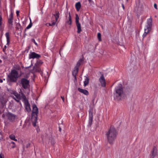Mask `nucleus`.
I'll list each match as a JSON object with an SVG mask.
<instances>
[{
  "label": "nucleus",
  "mask_w": 158,
  "mask_h": 158,
  "mask_svg": "<svg viewBox=\"0 0 158 158\" xmlns=\"http://www.w3.org/2000/svg\"><path fill=\"white\" fill-rule=\"evenodd\" d=\"M119 1H120V0H118Z\"/></svg>",
  "instance_id": "6e6d98bb"
},
{
  "label": "nucleus",
  "mask_w": 158,
  "mask_h": 158,
  "mask_svg": "<svg viewBox=\"0 0 158 158\" xmlns=\"http://www.w3.org/2000/svg\"><path fill=\"white\" fill-rule=\"evenodd\" d=\"M157 156V149L154 146L150 154V158H154Z\"/></svg>",
  "instance_id": "6e6552de"
},
{
  "label": "nucleus",
  "mask_w": 158,
  "mask_h": 158,
  "mask_svg": "<svg viewBox=\"0 0 158 158\" xmlns=\"http://www.w3.org/2000/svg\"><path fill=\"white\" fill-rule=\"evenodd\" d=\"M2 21H0V28H1V26L2 24Z\"/></svg>",
  "instance_id": "79ce46f5"
},
{
  "label": "nucleus",
  "mask_w": 158,
  "mask_h": 158,
  "mask_svg": "<svg viewBox=\"0 0 158 158\" xmlns=\"http://www.w3.org/2000/svg\"><path fill=\"white\" fill-rule=\"evenodd\" d=\"M40 57L41 56L40 55L37 54L34 52H31L29 55V59H38L40 58Z\"/></svg>",
  "instance_id": "9d476101"
},
{
  "label": "nucleus",
  "mask_w": 158,
  "mask_h": 158,
  "mask_svg": "<svg viewBox=\"0 0 158 158\" xmlns=\"http://www.w3.org/2000/svg\"><path fill=\"white\" fill-rule=\"evenodd\" d=\"M10 138L13 140H14L15 141H17V140L15 139V137L14 134H11L9 135Z\"/></svg>",
  "instance_id": "c85d7f7f"
},
{
  "label": "nucleus",
  "mask_w": 158,
  "mask_h": 158,
  "mask_svg": "<svg viewBox=\"0 0 158 158\" xmlns=\"http://www.w3.org/2000/svg\"><path fill=\"white\" fill-rule=\"evenodd\" d=\"M89 79L87 77H86V78L85 79V81H84V86H86L89 83Z\"/></svg>",
  "instance_id": "bb28decb"
},
{
  "label": "nucleus",
  "mask_w": 158,
  "mask_h": 158,
  "mask_svg": "<svg viewBox=\"0 0 158 158\" xmlns=\"http://www.w3.org/2000/svg\"><path fill=\"white\" fill-rule=\"evenodd\" d=\"M30 146V143H28L27 144L26 147V148H27L29 147Z\"/></svg>",
  "instance_id": "c9c22d12"
},
{
  "label": "nucleus",
  "mask_w": 158,
  "mask_h": 158,
  "mask_svg": "<svg viewBox=\"0 0 158 158\" xmlns=\"http://www.w3.org/2000/svg\"><path fill=\"white\" fill-rule=\"evenodd\" d=\"M59 131H61V128L60 127H59Z\"/></svg>",
  "instance_id": "8fccbe9b"
},
{
  "label": "nucleus",
  "mask_w": 158,
  "mask_h": 158,
  "mask_svg": "<svg viewBox=\"0 0 158 158\" xmlns=\"http://www.w3.org/2000/svg\"><path fill=\"white\" fill-rule=\"evenodd\" d=\"M89 123L90 125L92 124L93 118V112L91 110L89 111Z\"/></svg>",
  "instance_id": "f3484780"
},
{
  "label": "nucleus",
  "mask_w": 158,
  "mask_h": 158,
  "mask_svg": "<svg viewBox=\"0 0 158 158\" xmlns=\"http://www.w3.org/2000/svg\"><path fill=\"white\" fill-rule=\"evenodd\" d=\"M6 116L8 119L11 122H14L16 117L15 115L10 112L6 114Z\"/></svg>",
  "instance_id": "0eeeda50"
},
{
  "label": "nucleus",
  "mask_w": 158,
  "mask_h": 158,
  "mask_svg": "<svg viewBox=\"0 0 158 158\" xmlns=\"http://www.w3.org/2000/svg\"><path fill=\"white\" fill-rule=\"evenodd\" d=\"M37 118V117H32V120H34V121H32V125L34 127H35L36 126Z\"/></svg>",
  "instance_id": "4be33fe9"
},
{
  "label": "nucleus",
  "mask_w": 158,
  "mask_h": 158,
  "mask_svg": "<svg viewBox=\"0 0 158 158\" xmlns=\"http://www.w3.org/2000/svg\"><path fill=\"white\" fill-rule=\"evenodd\" d=\"M99 81L100 82L101 85L103 87H105L106 85L105 79L104 77L103 74L102 75L99 79Z\"/></svg>",
  "instance_id": "9b49d317"
},
{
  "label": "nucleus",
  "mask_w": 158,
  "mask_h": 158,
  "mask_svg": "<svg viewBox=\"0 0 158 158\" xmlns=\"http://www.w3.org/2000/svg\"><path fill=\"white\" fill-rule=\"evenodd\" d=\"M84 60L83 59H80L77 62V65L75 67L79 68L80 65L82 64L83 63Z\"/></svg>",
  "instance_id": "aec40b11"
},
{
  "label": "nucleus",
  "mask_w": 158,
  "mask_h": 158,
  "mask_svg": "<svg viewBox=\"0 0 158 158\" xmlns=\"http://www.w3.org/2000/svg\"><path fill=\"white\" fill-rule=\"evenodd\" d=\"M31 41L32 42H34V43L35 44V45H36V46L38 45L37 44L35 40L34 39H31Z\"/></svg>",
  "instance_id": "72a5a7b5"
},
{
  "label": "nucleus",
  "mask_w": 158,
  "mask_h": 158,
  "mask_svg": "<svg viewBox=\"0 0 158 158\" xmlns=\"http://www.w3.org/2000/svg\"><path fill=\"white\" fill-rule=\"evenodd\" d=\"M2 19L1 15H0V21H2Z\"/></svg>",
  "instance_id": "49530a36"
},
{
  "label": "nucleus",
  "mask_w": 158,
  "mask_h": 158,
  "mask_svg": "<svg viewBox=\"0 0 158 158\" xmlns=\"http://www.w3.org/2000/svg\"><path fill=\"white\" fill-rule=\"evenodd\" d=\"M26 110L28 112H29L31 111L30 104L29 103L28 101L27 100L23 102Z\"/></svg>",
  "instance_id": "f8f14e48"
},
{
  "label": "nucleus",
  "mask_w": 158,
  "mask_h": 158,
  "mask_svg": "<svg viewBox=\"0 0 158 158\" xmlns=\"http://www.w3.org/2000/svg\"><path fill=\"white\" fill-rule=\"evenodd\" d=\"M2 62V60H0V63H1Z\"/></svg>",
  "instance_id": "864d4df0"
},
{
  "label": "nucleus",
  "mask_w": 158,
  "mask_h": 158,
  "mask_svg": "<svg viewBox=\"0 0 158 158\" xmlns=\"http://www.w3.org/2000/svg\"><path fill=\"white\" fill-rule=\"evenodd\" d=\"M11 82H15L16 81L18 77V73L15 69L12 70L10 75L8 76Z\"/></svg>",
  "instance_id": "7ed1b4c3"
},
{
  "label": "nucleus",
  "mask_w": 158,
  "mask_h": 158,
  "mask_svg": "<svg viewBox=\"0 0 158 158\" xmlns=\"http://www.w3.org/2000/svg\"><path fill=\"white\" fill-rule=\"evenodd\" d=\"M4 156L3 154L1 153L0 154V158H4Z\"/></svg>",
  "instance_id": "f704fd0d"
},
{
  "label": "nucleus",
  "mask_w": 158,
  "mask_h": 158,
  "mask_svg": "<svg viewBox=\"0 0 158 158\" xmlns=\"http://www.w3.org/2000/svg\"><path fill=\"white\" fill-rule=\"evenodd\" d=\"M21 84L22 87L24 89H26L29 85V81L25 78H22L21 80Z\"/></svg>",
  "instance_id": "39448f33"
},
{
  "label": "nucleus",
  "mask_w": 158,
  "mask_h": 158,
  "mask_svg": "<svg viewBox=\"0 0 158 158\" xmlns=\"http://www.w3.org/2000/svg\"><path fill=\"white\" fill-rule=\"evenodd\" d=\"M56 22H53L52 24H51V26H54L56 24Z\"/></svg>",
  "instance_id": "ea45409f"
},
{
  "label": "nucleus",
  "mask_w": 158,
  "mask_h": 158,
  "mask_svg": "<svg viewBox=\"0 0 158 158\" xmlns=\"http://www.w3.org/2000/svg\"><path fill=\"white\" fill-rule=\"evenodd\" d=\"M122 7H123V9H125V7H124V4H122Z\"/></svg>",
  "instance_id": "a18cd8bd"
},
{
  "label": "nucleus",
  "mask_w": 158,
  "mask_h": 158,
  "mask_svg": "<svg viewBox=\"0 0 158 158\" xmlns=\"http://www.w3.org/2000/svg\"><path fill=\"white\" fill-rule=\"evenodd\" d=\"M11 143L15 145V143L14 142H12Z\"/></svg>",
  "instance_id": "09e8293b"
},
{
  "label": "nucleus",
  "mask_w": 158,
  "mask_h": 158,
  "mask_svg": "<svg viewBox=\"0 0 158 158\" xmlns=\"http://www.w3.org/2000/svg\"><path fill=\"white\" fill-rule=\"evenodd\" d=\"M2 82H3L2 80V79L0 78V82L2 83Z\"/></svg>",
  "instance_id": "de8ad7c7"
},
{
  "label": "nucleus",
  "mask_w": 158,
  "mask_h": 158,
  "mask_svg": "<svg viewBox=\"0 0 158 158\" xmlns=\"http://www.w3.org/2000/svg\"><path fill=\"white\" fill-rule=\"evenodd\" d=\"M98 39L99 41H101V34L100 33H98Z\"/></svg>",
  "instance_id": "2f4dec72"
},
{
  "label": "nucleus",
  "mask_w": 158,
  "mask_h": 158,
  "mask_svg": "<svg viewBox=\"0 0 158 158\" xmlns=\"http://www.w3.org/2000/svg\"><path fill=\"white\" fill-rule=\"evenodd\" d=\"M20 92H19V95H20V100L22 99L23 102L27 100L24 94L21 91V89H20Z\"/></svg>",
  "instance_id": "2eb2a0df"
},
{
  "label": "nucleus",
  "mask_w": 158,
  "mask_h": 158,
  "mask_svg": "<svg viewBox=\"0 0 158 158\" xmlns=\"http://www.w3.org/2000/svg\"><path fill=\"white\" fill-rule=\"evenodd\" d=\"M147 23V28H148V29H151L152 26V18H150L148 19Z\"/></svg>",
  "instance_id": "dca6fc26"
},
{
  "label": "nucleus",
  "mask_w": 158,
  "mask_h": 158,
  "mask_svg": "<svg viewBox=\"0 0 158 158\" xmlns=\"http://www.w3.org/2000/svg\"><path fill=\"white\" fill-rule=\"evenodd\" d=\"M61 98L62 99V100L63 101V102H64V98L63 96H61Z\"/></svg>",
  "instance_id": "c03bdc74"
},
{
  "label": "nucleus",
  "mask_w": 158,
  "mask_h": 158,
  "mask_svg": "<svg viewBox=\"0 0 158 158\" xmlns=\"http://www.w3.org/2000/svg\"><path fill=\"white\" fill-rule=\"evenodd\" d=\"M15 145L14 146H13L12 147V148H14L15 147Z\"/></svg>",
  "instance_id": "603ef678"
},
{
  "label": "nucleus",
  "mask_w": 158,
  "mask_h": 158,
  "mask_svg": "<svg viewBox=\"0 0 158 158\" xmlns=\"http://www.w3.org/2000/svg\"><path fill=\"white\" fill-rule=\"evenodd\" d=\"M95 48L96 47L94 48V46L93 45L90 44L89 45V48L88 49V50L90 51H91L92 50L94 51L95 50Z\"/></svg>",
  "instance_id": "c756f323"
},
{
  "label": "nucleus",
  "mask_w": 158,
  "mask_h": 158,
  "mask_svg": "<svg viewBox=\"0 0 158 158\" xmlns=\"http://www.w3.org/2000/svg\"><path fill=\"white\" fill-rule=\"evenodd\" d=\"M150 30L151 29H148V28L145 29V32H146V33L148 34Z\"/></svg>",
  "instance_id": "473e14b6"
},
{
  "label": "nucleus",
  "mask_w": 158,
  "mask_h": 158,
  "mask_svg": "<svg viewBox=\"0 0 158 158\" xmlns=\"http://www.w3.org/2000/svg\"><path fill=\"white\" fill-rule=\"evenodd\" d=\"M43 63V62L41 60H38L37 61L35 65L40 67Z\"/></svg>",
  "instance_id": "cd10ccee"
},
{
  "label": "nucleus",
  "mask_w": 158,
  "mask_h": 158,
  "mask_svg": "<svg viewBox=\"0 0 158 158\" xmlns=\"http://www.w3.org/2000/svg\"><path fill=\"white\" fill-rule=\"evenodd\" d=\"M75 7L76 9L77 10V11H79L80 10L81 7V4L80 2H77L75 5Z\"/></svg>",
  "instance_id": "b1692460"
},
{
  "label": "nucleus",
  "mask_w": 158,
  "mask_h": 158,
  "mask_svg": "<svg viewBox=\"0 0 158 158\" xmlns=\"http://www.w3.org/2000/svg\"><path fill=\"white\" fill-rule=\"evenodd\" d=\"M38 109L35 104L33 106V110L32 114V117H38Z\"/></svg>",
  "instance_id": "423d86ee"
},
{
  "label": "nucleus",
  "mask_w": 158,
  "mask_h": 158,
  "mask_svg": "<svg viewBox=\"0 0 158 158\" xmlns=\"http://www.w3.org/2000/svg\"><path fill=\"white\" fill-rule=\"evenodd\" d=\"M117 132L115 128L111 127L106 132L107 142L110 144H113L116 138Z\"/></svg>",
  "instance_id": "f257e3e1"
},
{
  "label": "nucleus",
  "mask_w": 158,
  "mask_h": 158,
  "mask_svg": "<svg viewBox=\"0 0 158 158\" xmlns=\"http://www.w3.org/2000/svg\"><path fill=\"white\" fill-rule=\"evenodd\" d=\"M6 48V45H5L4 47V48L3 49V51L4 52H5L6 51L5 50Z\"/></svg>",
  "instance_id": "37998d69"
},
{
  "label": "nucleus",
  "mask_w": 158,
  "mask_h": 158,
  "mask_svg": "<svg viewBox=\"0 0 158 158\" xmlns=\"http://www.w3.org/2000/svg\"><path fill=\"white\" fill-rule=\"evenodd\" d=\"M154 8H155L156 9H157V4H156V3H155V4H154Z\"/></svg>",
  "instance_id": "4c0bfd02"
},
{
  "label": "nucleus",
  "mask_w": 158,
  "mask_h": 158,
  "mask_svg": "<svg viewBox=\"0 0 158 158\" xmlns=\"http://www.w3.org/2000/svg\"><path fill=\"white\" fill-rule=\"evenodd\" d=\"M16 13L17 16H18L19 15V11L18 10L16 11Z\"/></svg>",
  "instance_id": "58836bf2"
},
{
  "label": "nucleus",
  "mask_w": 158,
  "mask_h": 158,
  "mask_svg": "<svg viewBox=\"0 0 158 158\" xmlns=\"http://www.w3.org/2000/svg\"><path fill=\"white\" fill-rule=\"evenodd\" d=\"M79 70V68H77L75 67L74 68L72 72V75L74 77L75 80H77L76 76L77 75Z\"/></svg>",
  "instance_id": "4468645a"
},
{
  "label": "nucleus",
  "mask_w": 158,
  "mask_h": 158,
  "mask_svg": "<svg viewBox=\"0 0 158 158\" xmlns=\"http://www.w3.org/2000/svg\"><path fill=\"white\" fill-rule=\"evenodd\" d=\"M128 0H127V2L128 1Z\"/></svg>",
  "instance_id": "5fc2aeb1"
},
{
  "label": "nucleus",
  "mask_w": 158,
  "mask_h": 158,
  "mask_svg": "<svg viewBox=\"0 0 158 158\" xmlns=\"http://www.w3.org/2000/svg\"><path fill=\"white\" fill-rule=\"evenodd\" d=\"M13 94L16 97V98L19 99L18 100L16 99L15 98H14L15 99L17 102H19V100H20V95H19V94H18L16 92L14 91L13 92Z\"/></svg>",
  "instance_id": "412c9836"
},
{
  "label": "nucleus",
  "mask_w": 158,
  "mask_h": 158,
  "mask_svg": "<svg viewBox=\"0 0 158 158\" xmlns=\"http://www.w3.org/2000/svg\"><path fill=\"white\" fill-rule=\"evenodd\" d=\"M46 25L47 26H51V24L50 23H47L46 24Z\"/></svg>",
  "instance_id": "a19ab883"
},
{
  "label": "nucleus",
  "mask_w": 158,
  "mask_h": 158,
  "mask_svg": "<svg viewBox=\"0 0 158 158\" xmlns=\"http://www.w3.org/2000/svg\"><path fill=\"white\" fill-rule=\"evenodd\" d=\"M5 35L6 39V44L9 45L10 42V32H6Z\"/></svg>",
  "instance_id": "6ab92c4d"
},
{
  "label": "nucleus",
  "mask_w": 158,
  "mask_h": 158,
  "mask_svg": "<svg viewBox=\"0 0 158 158\" xmlns=\"http://www.w3.org/2000/svg\"><path fill=\"white\" fill-rule=\"evenodd\" d=\"M65 24L69 25H71L72 24V19L70 15V12L67 11L65 13Z\"/></svg>",
  "instance_id": "20e7f679"
},
{
  "label": "nucleus",
  "mask_w": 158,
  "mask_h": 158,
  "mask_svg": "<svg viewBox=\"0 0 158 158\" xmlns=\"http://www.w3.org/2000/svg\"><path fill=\"white\" fill-rule=\"evenodd\" d=\"M126 97L122 86L117 87L115 88V92L114 94V99L117 101H120Z\"/></svg>",
  "instance_id": "f03ea898"
},
{
  "label": "nucleus",
  "mask_w": 158,
  "mask_h": 158,
  "mask_svg": "<svg viewBox=\"0 0 158 158\" xmlns=\"http://www.w3.org/2000/svg\"><path fill=\"white\" fill-rule=\"evenodd\" d=\"M89 1L90 3H91L92 2V0H89Z\"/></svg>",
  "instance_id": "3c124183"
},
{
  "label": "nucleus",
  "mask_w": 158,
  "mask_h": 158,
  "mask_svg": "<svg viewBox=\"0 0 158 158\" xmlns=\"http://www.w3.org/2000/svg\"><path fill=\"white\" fill-rule=\"evenodd\" d=\"M79 17L78 15L77 14H76V20H75L76 24L79 23Z\"/></svg>",
  "instance_id": "7c9ffc66"
},
{
  "label": "nucleus",
  "mask_w": 158,
  "mask_h": 158,
  "mask_svg": "<svg viewBox=\"0 0 158 158\" xmlns=\"http://www.w3.org/2000/svg\"><path fill=\"white\" fill-rule=\"evenodd\" d=\"M13 14L11 10V13L8 19V23L10 25V26L12 27L13 25Z\"/></svg>",
  "instance_id": "1a4fd4ad"
},
{
  "label": "nucleus",
  "mask_w": 158,
  "mask_h": 158,
  "mask_svg": "<svg viewBox=\"0 0 158 158\" xmlns=\"http://www.w3.org/2000/svg\"><path fill=\"white\" fill-rule=\"evenodd\" d=\"M30 23L26 27V28L25 29V30H24V35H26V34L25 33V31H26V30L27 29H29V28H30L31 27H32V22H31V19H30Z\"/></svg>",
  "instance_id": "393cba45"
},
{
  "label": "nucleus",
  "mask_w": 158,
  "mask_h": 158,
  "mask_svg": "<svg viewBox=\"0 0 158 158\" xmlns=\"http://www.w3.org/2000/svg\"><path fill=\"white\" fill-rule=\"evenodd\" d=\"M32 70L35 72H39L40 74L42 73V71L40 66H36L35 65L33 67Z\"/></svg>",
  "instance_id": "ddd939ff"
},
{
  "label": "nucleus",
  "mask_w": 158,
  "mask_h": 158,
  "mask_svg": "<svg viewBox=\"0 0 158 158\" xmlns=\"http://www.w3.org/2000/svg\"><path fill=\"white\" fill-rule=\"evenodd\" d=\"M55 12V14L54 15L55 16L56 21V22L57 21L59 17L60 14L59 11H56Z\"/></svg>",
  "instance_id": "a878e982"
},
{
  "label": "nucleus",
  "mask_w": 158,
  "mask_h": 158,
  "mask_svg": "<svg viewBox=\"0 0 158 158\" xmlns=\"http://www.w3.org/2000/svg\"><path fill=\"white\" fill-rule=\"evenodd\" d=\"M76 24L77 29V32L80 33L81 31V24L80 23Z\"/></svg>",
  "instance_id": "5701e85b"
},
{
  "label": "nucleus",
  "mask_w": 158,
  "mask_h": 158,
  "mask_svg": "<svg viewBox=\"0 0 158 158\" xmlns=\"http://www.w3.org/2000/svg\"><path fill=\"white\" fill-rule=\"evenodd\" d=\"M78 90L79 92L83 93L85 95H88L89 94L88 91L86 90L81 89L79 88H78Z\"/></svg>",
  "instance_id": "a211bd4d"
},
{
  "label": "nucleus",
  "mask_w": 158,
  "mask_h": 158,
  "mask_svg": "<svg viewBox=\"0 0 158 158\" xmlns=\"http://www.w3.org/2000/svg\"><path fill=\"white\" fill-rule=\"evenodd\" d=\"M147 34L146 33V32H144V34H143V37L144 38L146 36Z\"/></svg>",
  "instance_id": "e433bc0d"
}]
</instances>
